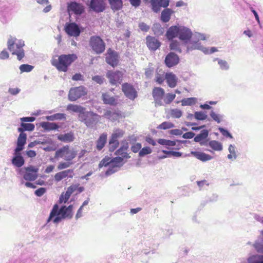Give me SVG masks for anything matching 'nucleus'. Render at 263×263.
Instances as JSON below:
<instances>
[{
    "label": "nucleus",
    "mask_w": 263,
    "mask_h": 263,
    "mask_svg": "<svg viewBox=\"0 0 263 263\" xmlns=\"http://www.w3.org/2000/svg\"><path fill=\"white\" fill-rule=\"evenodd\" d=\"M196 33L193 34L190 29L183 26H172L168 29L166 36L168 40L178 37L187 47Z\"/></svg>",
    "instance_id": "1"
},
{
    "label": "nucleus",
    "mask_w": 263,
    "mask_h": 263,
    "mask_svg": "<svg viewBox=\"0 0 263 263\" xmlns=\"http://www.w3.org/2000/svg\"><path fill=\"white\" fill-rule=\"evenodd\" d=\"M72 209V205L67 207L62 205L60 208L58 204L54 205L47 219V223L52 221L54 223L58 224L63 219H71L73 216Z\"/></svg>",
    "instance_id": "2"
},
{
    "label": "nucleus",
    "mask_w": 263,
    "mask_h": 263,
    "mask_svg": "<svg viewBox=\"0 0 263 263\" xmlns=\"http://www.w3.org/2000/svg\"><path fill=\"white\" fill-rule=\"evenodd\" d=\"M209 36H207L204 34L199 32L196 33L194 35L193 40L187 46V52L194 50H199L205 54H211L218 51L216 47H213L209 49L208 48L202 46L201 43L199 42L200 40H205Z\"/></svg>",
    "instance_id": "3"
},
{
    "label": "nucleus",
    "mask_w": 263,
    "mask_h": 263,
    "mask_svg": "<svg viewBox=\"0 0 263 263\" xmlns=\"http://www.w3.org/2000/svg\"><path fill=\"white\" fill-rule=\"evenodd\" d=\"M123 164V158L119 156L111 158L106 156L100 161L99 166V167L108 166L105 175L106 176H109L117 172Z\"/></svg>",
    "instance_id": "4"
},
{
    "label": "nucleus",
    "mask_w": 263,
    "mask_h": 263,
    "mask_svg": "<svg viewBox=\"0 0 263 263\" xmlns=\"http://www.w3.org/2000/svg\"><path fill=\"white\" fill-rule=\"evenodd\" d=\"M25 46L24 41L22 40H17L15 37L10 36L7 41L8 50L13 55L17 56L19 61L21 60L25 56L23 47Z\"/></svg>",
    "instance_id": "5"
},
{
    "label": "nucleus",
    "mask_w": 263,
    "mask_h": 263,
    "mask_svg": "<svg viewBox=\"0 0 263 263\" xmlns=\"http://www.w3.org/2000/svg\"><path fill=\"white\" fill-rule=\"evenodd\" d=\"M77 57L74 54H62L58 59H54L51 61V64L60 71L66 72L68 67L77 59Z\"/></svg>",
    "instance_id": "6"
},
{
    "label": "nucleus",
    "mask_w": 263,
    "mask_h": 263,
    "mask_svg": "<svg viewBox=\"0 0 263 263\" xmlns=\"http://www.w3.org/2000/svg\"><path fill=\"white\" fill-rule=\"evenodd\" d=\"M100 116L92 111H85L83 115H80L79 121L84 123L86 126L92 128L99 121Z\"/></svg>",
    "instance_id": "7"
},
{
    "label": "nucleus",
    "mask_w": 263,
    "mask_h": 263,
    "mask_svg": "<svg viewBox=\"0 0 263 263\" xmlns=\"http://www.w3.org/2000/svg\"><path fill=\"white\" fill-rule=\"evenodd\" d=\"M89 45L97 54H101L105 51V43L99 36H91L89 39Z\"/></svg>",
    "instance_id": "8"
},
{
    "label": "nucleus",
    "mask_w": 263,
    "mask_h": 263,
    "mask_svg": "<svg viewBox=\"0 0 263 263\" xmlns=\"http://www.w3.org/2000/svg\"><path fill=\"white\" fill-rule=\"evenodd\" d=\"M77 155V152L73 149H69L68 145L63 146L55 152L56 158H63L66 161H71Z\"/></svg>",
    "instance_id": "9"
},
{
    "label": "nucleus",
    "mask_w": 263,
    "mask_h": 263,
    "mask_svg": "<svg viewBox=\"0 0 263 263\" xmlns=\"http://www.w3.org/2000/svg\"><path fill=\"white\" fill-rule=\"evenodd\" d=\"M87 94V89L84 86L71 88L68 93V99L70 101H75Z\"/></svg>",
    "instance_id": "10"
},
{
    "label": "nucleus",
    "mask_w": 263,
    "mask_h": 263,
    "mask_svg": "<svg viewBox=\"0 0 263 263\" xmlns=\"http://www.w3.org/2000/svg\"><path fill=\"white\" fill-rule=\"evenodd\" d=\"M87 5L90 10L96 13L103 12L106 8V4L104 0H90Z\"/></svg>",
    "instance_id": "11"
},
{
    "label": "nucleus",
    "mask_w": 263,
    "mask_h": 263,
    "mask_svg": "<svg viewBox=\"0 0 263 263\" xmlns=\"http://www.w3.org/2000/svg\"><path fill=\"white\" fill-rule=\"evenodd\" d=\"M122 76L123 73L119 71H109L106 74L107 78L109 79V82L112 85H116L118 83L120 84L122 80Z\"/></svg>",
    "instance_id": "12"
},
{
    "label": "nucleus",
    "mask_w": 263,
    "mask_h": 263,
    "mask_svg": "<svg viewBox=\"0 0 263 263\" xmlns=\"http://www.w3.org/2000/svg\"><path fill=\"white\" fill-rule=\"evenodd\" d=\"M179 61V56L174 52H171L166 55L164 63L167 67L171 68L177 65Z\"/></svg>",
    "instance_id": "13"
},
{
    "label": "nucleus",
    "mask_w": 263,
    "mask_h": 263,
    "mask_svg": "<svg viewBox=\"0 0 263 263\" xmlns=\"http://www.w3.org/2000/svg\"><path fill=\"white\" fill-rule=\"evenodd\" d=\"M26 172L24 175V179L28 181H34L37 178L39 169L33 166L25 168Z\"/></svg>",
    "instance_id": "14"
},
{
    "label": "nucleus",
    "mask_w": 263,
    "mask_h": 263,
    "mask_svg": "<svg viewBox=\"0 0 263 263\" xmlns=\"http://www.w3.org/2000/svg\"><path fill=\"white\" fill-rule=\"evenodd\" d=\"M65 32L70 36H78L80 30L78 25L75 23H66L65 26Z\"/></svg>",
    "instance_id": "15"
},
{
    "label": "nucleus",
    "mask_w": 263,
    "mask_h": 263,
    "mask_svg": "<svg viewBox=\"0 0 263 263\" xmlns=\"http://www.w3.org/2000/svg\"><path fill=\"white\" fill-rule=\"evenodd\" d=\"M106 61L112 67L117 66L119 62V56L117 52L109 49L106 54Z\"/></svg>",
    "instance_id": "16"
},
{
    "label": "nucleus",
    "mask_w": 263,
    "mask_h": 263,
    "mask_svg": "<svg viewBox=\"0 0 263 263\" xmlns=\"http://www.w3.org/2000/svg\"><path fill=\"white\" fill-rule=\"evenodd\" d=\"M122 89L126 97L132 100H134L137 97L135 89L128 83L123 84L122 85Z\"/></svg>",
    "instance_id": "17"
},
{
    "label": "nucleus",
    "mask_w": 263,
    "mask_h": 263,
    "mask_svg": "<svg viewBox=\"0 0 263 263\" xmlns=\"http://www.w3.org/2000/svg\"><path fill=\"white\" fill-rule=\"evenodd\" d=\"M164 95V90L160 87H155L153 90V96L154 98L155 103L158 105H161L162 99Z\"/></svg>",
    "instance_id": "18"
},
{
    "label": "nucleus",
    "mask_w": 263,
    "mask_h": 263,
    "mask_svg": "<svg viewBox=\"0 0 263 263\" xmlns=\"http://www.w3.org/2000/svg\"><path fill=\"white\" fill-rule=\"evenodd\" d=\"M73 170L71 169H69L60 172L55 174L54 175V180L57 182H59L67 177L72 178L73 177Z\"/></svg>",
    "instance_id": "19"
},
{
    "label": "nucleus",
    "mask_w": 263,
    "mask_h": 263,
    "mask_svg": "<svg viewBox=\"0 0 263 263\" xmlns=\"http://www.w3.org/2000/svg\"><path fill=\"white\" fill-rule=\"evenodd\" d=\"M68 10L73 12L76 14H81L84 12L83 6L76 2H72L68 4Z\"/></svg>",
    "instance_id": "20"
},
{
    "label": "nucleus",
    "mask_w": 263,
    "mask_h": 263,
    "mask_svg": "<svg viewBox=\"0 0 263 263\" xmlns=\"http://www.w3.org/2000/svg\"><path fill=\"white\" fill-rule=\"evenodd\" d=\"M165 78L170 87L174 88L176 86L178 82V78L175 74L172 72L166 73Z\"/></svg>",
    "instance_id": "21"
},
{
    "label": "nucleus",
    "mask_w": 263,
    "mask_h": 263,
    "mask_svg": "<svg viewBox=\"0 0 263 263\" xmlns=\"http://www.w3.org/2000/svg\"><path fill=\"white\" fill-rule=\"evenodd\" d=\"M146 43L147 47L152 50H157L160 46V42L155 37L151 36L146 37Z\"/></svg>",
    "instance_id": "22"
},
{
    "label": "nucleus",
    "mask_w": 263,
    "mask_h": 263,
    "mask_svg": "<svg viewBox=\"0 0 263 263\" xmlns=\"http://www.w3.org/2000/svg\"><path fill=\"white\" fill-rule=\"evenodd\" d=\"M67 110L73 112L78 113V119H80V115H83L86 111V108L79 105L68 104L67 106Z\"/></svg>",
    "instance_id": "23"
},
{
    "label": "nucleus",
    "mask_w": 263,
    "mask_h": 263,
    "mask_svg": "<svg viewBox=\"0 0 263 263\" xmlns=\"http://www.w3.org/2000/svg\"><path fill=\"white\" fill-rule=\"evenodd\" d=\"M191 154L197 159L203 162L211 160L213 158L212 156L203 152L192 151Z\"/></svg>",
    "instance_id": "24"
},
{
    "label": "nucleus",
    "mask_w": 263,
    "mask_h": 263,
    "mask_svg": "<svg viewBox=\"0 0 263 263\" xmlns=\"http://www.w3.org/2000/svg\"><path fill=\"white\" fill-rule=\"evenodd\" d=\"M208 135L209 131L207 129H203L194 138V141L200 143L201 145H205V144L203 141L207 138Z\"/></svg>",
    "instance_id": "25"
},
{
    "label": "nucleus",
    "mask_w": 263,
    "mask_h": 263,
    "mask_svg": "<svg viewBox=\"0 0 263 263\" xmlns=\"http://www.w3.org/2000/svg\"><path fill=\"white\" fill-rule=\"evenodd\" d=\"M14 155V156L11 161L13 165L17 167L22 166L24 164L25 161L21 154Z\"/></svg>",
    "instance_id": "26"
},
{
    "label": "nucleus",
    "mask_w": 263,
    "mask_h": 263,
    "mask_svg": "<svg viewBox=\"0 0 263 263\" xmlns=\"http://www.w3.org/2000/svg\"><path fill=\"white\" fill-rule=\"evenodd\" d=\"M173 12V11L170 8H166L164 9L161 14V20L163 23H167L169 22L171 18V16Z\"/></svg>",
    "instance_id": "27"
},
{
    "label": "nucleus",
    "mask_w": 263,
    "mask_h": 263,
    "mask_svg": "<svg viewBox=\"0 0 263 263\" xmlns=\"http://www.w3.org/2000/svg\"><path fill=\"white\" fill-rule=\"evenodd\" d=\"M58 139L64 142H70L74 140V137L73 134L70 132L59 135Z\"/></svg>",
    "instance_id": "28"
},
{
    "label": "nucleus",
    "mask_w": 263,
    "mask_h": 263,
    "mask_svg": "<svg viewBox=\"0 0 263 263\" xmlns=\"http://www.w3.org/2000/svg\"><path fill=\"white\" fill-rule=\"evenodd\" d=\"M102 99L106 104L115 105L117 103V99L114 97H111L108 93H103Z\"/></svg>",
    "instance_id": "29"
},
{
    "label": "nucleus",
    "mask_w": 263,
    "mask_h": 263,
    "mask_svg": "<svg viewBox=\"0 0 263 263\" xmlns=\"http://www.w3.org/2000/svg\"><path fill=\"white\" fill-rule=\"evenodd\" d=\"M107 135L103 133L100 135L97 141V149L99 151L101 150L106 143Z\"/></svg>",
    "instance_id": "30"
},
{
    "label": "nucleus",
    "mask_w": 263,
    "mask_h": 263,
    "mask_svg": "<svg viewBox=\"0 0 263 263\" xmlns=\"http://www.w3.org/2000/svg\"><path fill=\"white\" fill-rule=\"evenodd\" d=\"M35 126L32 123H25L22 122L21 127L18 128V131L21 133H24V131H32L34 129Z\"/></svg>",
    "instance_id": "31"
},
{
    "label": "nucleus",
    "mask_w": 263,
    "mask_h": 263,
    "mask_svg": "<svg viewBox=\"0 0 263 263\" xmlns=\"http://www.w3.org/2000/svg\"><path fill=\"white\" fill-rule=\"evenodd\" d=\"M110 7L114 11L120 10L123 6L122 0H108Z\"/></svg>",
    "instance_id": "32"
},
{
    "label": "nucleus",
    "mask_w": 263,
    "mask_h": 263,
    "mask_svg": "<svg viewBox=\"0 0 263 263\" xmlns=\"http://www.w3.org/2000/svg\"><path fill=\"white\" fill-rule=\"evenodd\" d=\"M210 116L212 118L213 121H215L217 123H220L223 121L225 117L223 114H217L213 110H212L210 113Z\"/></svg>",
    "instance_id": "33"
},
{
    "label": "nucleus",
    "mask_w": 263,
    "mask_h": 263,
    "mask_svg": "<svg viewBox=\"0 0 263 263\" xmlns=\"http://www.w3.org/2000/svg\"><path fill=\"white\" fill-rule=\"evenodd\" d=\"M209 146L215 151H221L223 146L221 143L216 140H212L209 142Z\"/></svg>",
    "instance_id": "34"
},
{
    "label": "nucleus",
    "mask_w": 263,
    "mask_h": 263,
    "mask_svg": "<svg viewBox=\"0 0 263 263\" xmlns=\"http://www.w3.org/2000/svg\"><path fill=\"white\" fill-rule=\"evenodd\" d=\"M165 74L164 71L161 69H157L155 75L156 82L159 84H162L165 79Z\"/></svg>",
    "instance_id": "35"
},
{
    "label": "nucleus",
    "mask_w": 263,
    "mask_h": 263,
    "mask_svg": "<svg viewBox=\"0 0 263 263\" xmlns=\"http://www.w3.org/2000/svg\"><path fill=\"white\" fill-rule=\"evenodd\" d=\"M248 263H263V255H253L248 259Z\"/></svg>",
    "instance_id": "36"
},
{
    "label": "nucleus",
    "mask_w": 263,
    "mask_h": 263,
    "mask_svg": "<svg viewBox=\"0 0 263 263\" xmlns=\"http://www.w3.org/2000/svg\"><path fill=\"white\" fill-rule=\"evenodd\" d=\"M66 118V115L63 113H57L46 117L47 120L49 121L65 120Z\"/></svg>",
    "instance_id": "37"
},
{
    "label": "nucleus",
    "mask_w": 263,
    "mask_h": 263,
    "mask_svg": "<svg viewBox=\"0 0 263 263\" xmlns=\"http://www.w3.org/2000/svg\"><path fill=\"white\" fill-rule=\"evenodd\" d=\"M109 151L111 152L114 151V150L118 147L119 145L118 139H117L116 137L113 134H112L111 137L109 140Z\"/></svg>",
    "instance_id": "38"
},
{
    "label": "nucleus",
    "mask_w": 263,
    "mask_h": 263,
    "mask_svg": "<svg viewBox=\"0 0 263 263\" xmlns=\"http://www.w3.org/2000/svg\"><path fill=\"white\" fill-rule=\"evenodd\" d=\"M41 126L47 130H55L59 128V126L56 123L51 122H43Z\"/></svg>",
    "instance_id": "39"
},
{
    "label": "nucleus",
    "mask_w": 263,
    "mask_h": 263,
    "mask_svg": "<svg viewBox=\"0 0 263 263\" xmlns=\"http://www.w3.org/2000/svg\"><path fill=\"white\" fill-rule=\"evenodd\" d=\"M153 31L156 35L160 36L164 33V29L159 23H155L152 27Z\"/></svg>",
    "instance_id": "40"
},
{
    "label": "nucleus",
    "mask_w": 263,
    "mask_h": 263,
    "mask_svg": "<svg viewBox=\"0 0 263 263\" xmlns=\"http://www.w3.org/2000/svg\"><path fill=\"white\" fill-rule=\"evenodd\" d=\"M172 42L170 45V48L172 50H175L179 53L182 52L180 47V43L177 40H171Z\"/></svg>",
    "instance_id": "41"
},
{
    "label": "nucleus",
    "mask_w": 263,
    "mask_h": 263,
    "mask_svg": "<svg viewBox=\"0 0 263 263\" xmlns=\"http://www.w3.org/2000/svg\"><path fill=\"white\" fill-rule=\"evenodd\" d=\"M197 102V98L194 97L184 98L181 100L182 106H191L195 104Z\"/></svg>",
    "instance_id": "42"
},
{
    "label": "nucleus",
    "mask_w": 263,
    "mask_h": 263,
    "mask_svg": "<svg viewBox=\"0 0 263 263\" xmlns=\"http://www.w3.org/2000/svg\"><path fill=\"white\" fill-rule=\"evenodd\" d=\"M104 116L105 117L111 121H115L118 119L119 114L110 110H107L105 112Z\"/></svg>",
    "instance_id": "43"
},
{
    "label": "nucleus",
    "mask_w": 263,
    "mask_h": 263,
    "mask_svg": "<svg viewBox=\"0 0 263 263\" xmlns=\"http://www.w3.org/2000/svg\"><path fill=\"white\" fill-rule=\"evenodd\" d=\"M214 61L218 62V64L222 70H227L229 68V64L226 61L218 58L215 59Z\"/></svg>",
    "instance_id": "44"
},
{
    "label": "nucleus",
    "mask_w": 263,
    "mask_h": 263,
    "mask_svg": "<svg viewBox=\"0 0 263 263\" xmlns=\"http://www.w3.org/2000/svg\"><path fill=\"white\" fill-rule=\"evenodd\" d=\"M207 115L204 111H196L194 114V118L197 120H204L207 118Z\"/></svg>",
    "instance_id": "45"
},
{
    "label": "nucleus",
    "mask_w": 263,
    "mask_h": 263,
    "mask_svg": "<svg viewBox=\"0 0 263 263\" xmlns=\"http://www.w3.org/2000/svg\"><path fill=\"white\" fill-rule=\"evenodd\" d=\"M253 247L257 252L263 253V240L256 241L253 244Z\"/></svg>",
    "instance_id": "46"
},
{
    "label": "nucleus",
    "mask_w": 263,
    "mask_h": 263,
    "mask_svg": "<svg viewBox=\"0 0 263 263\" xmlns=\"http://www.w3.org/2000/svg\"><path fill=\"white\" fill-rule=\"evenodd\" d=\"M34 67L32 65L28 64H22L20 65L19 69L21 73L29 72L32 71Z\"/></svg>",
    "instance_id": "47"
},
{
    "label": "nucleus",
    "mask_w": 263,
    "mask_h": 263,
    "mask_svg": "<svg viewBox=\"0 0 263 263\" xmlns=\"http://www.w3.org/2000/svg\"><path fill=\"white\" fill-rule=\"evenodd\" d=\"M175 126V125L170 122H164L160 124L158 126V129H167L173 128Z\"/></svg>",
    "instance_id": "48"
},
{
    "label": "nucleus",
    "mask_w": 263,
    "mask_h": 263,
    "mask_svg": "<svg viewBox=\"0 0 263 263\" xmlns=\"http://www.w3.org/2000/svg\"><path fill=\"white\" fill-rule=\"evenodd\" d=\"M27 140V135L25 133H20L17 140V144L25 145Z\"/></svg>",
    "instance_id": "49"
},
{
    "label": "nucleus",
    "mask_w": 263,
    "mask_h": 263,
    "mask_svg": "<svg viewBox=\"0 0 263 263\" xmlns=\"http://www.w3.org/2000/svg\"><path fill=\"white\" fill-rule=\"evenodd\" d=\"M152 152V149L148 146L144 147L141 149L139 152V156L140 157H144V156L150 154Z\"/></svg>",
    "instance_id": "50"
},
{
    "label": "nucleus",
    "mask_w": 263,
    "mask_h": 263,
    "mask_svg": "<svg viewBox=\"0 0 263 263\" xmlns=\"http://www.w3.org/2000/svg\"><path fill=\"white\" fill-rule=\"evenodd\" d=\"M70 196L71 195L66 191V192L65 193H63L61 195L60 199H59V202L60 203H66L68 201V200H69Z\"/></svg>",
    "instance_id": "51"
},
{
    "label": "nucleus",
    "mask_w": 263,
    "mask_h": 263,
    "mask_svg": "<svg viewBox=\"0 0 263 263\" xmlns=\"http://www.w3.org/2000/svg\"><path fill=\"white\" fill-rule=\"evenodd\" d=\"M171 115L174 118H179L181 117L182 112L179 109H173L171 110Z\"/></svg>",
    "instance_id": "52"
},
{
    "label": "nucleus",
    "mask_w": 263,
    "mask_h": 263,
    "mask_svg": "<svg viewBox=\"0 0 263 263\" xmlns=\"http://www.w3.org/2000/svg\"><path fill=\"white\" fill-rule=\"evenodd\" d=\"M72 164V163L70 161L61 162L59 163L58 166V169L59 170H64L69 167Z\"/></svg>",
    "instance_id": "53"
},
{
    "label": "nucleus",
    "mask_w": 263,
    "mask_h": 263,
    "mask_svg": "<svg viewBox=\"0 0 263 263\" xmlns=\"http://www.w3.org/2000/svg\"><path fill=\"white\" fill-rule=\"evenodd\" d=\"M152 1H154L161 7L165 8H167L170 3V0H152Z\"/></svg>",
    "instance_id": "54"
},
{
    "label": "nucleus",
    "mask_w": 263,
    "mask_h": 263,
    "mask_svg": "<svg viewBox=\"0 0 263 263\" xmlns=\"http://www.w3.org/2000/svg\"><path fill=\"white\" fill-rule=\"evenodd\" d=\"M176 95L173 93H167L165 96V98L164 100V102L168 104L171 103L174 99L175 98Z\"/></svg>",
    "instance_id": "55"
},
{
    "label": "nucleus",
    "mask_w": 263,
    "mask_h": 263,
    "mask_svg": "<svg viewBox=\"0 0 263 263\" xmlns=\"http://www.w3.org/2000/svg\"><path fill=\"white\" fill-rule=\"evenodd\" d=\"M218 130L223 136L231 139L233 138L232 134L228 130L222 127H219Z\"/></svg>",
    "instance_id": "56"
},
{
    "label": "nucleus",
    "mask_w": 263,
    "mask_h": 263,
    "mask_svg": "<svg viewBox=\"0 0 263 263\" xmlns=\"http://www.w3.org/2000/svg\"><path fill=\"white\" fill-rule=\"evenodd\" d=\"M116 154L118 155H121L122 158H129L130 156H128V154L125 151H123V148H120L116 152Z\"/></svg>",
    "instance_id": "57"
},
{
    "label": "nucleus",
    "mask_w": 263,
    "mask_h": 263,
    "mask_svg": "<svg viewBox=\"0 0 263 263\" xmlns=\"http://www.w3.org/2000/svg\"><path fill=\"white\" fill-rule=\"evenodd\" d=\"M35 142L36 144H50L52 143V140L49 138H44L43 139H40L37 141H35Z\"/></svg>",
    "instance_id": "58"
},
{
    "label": "nucleus",
    "mask_w": 263,
    "mask_h": 263,
    "mask_svg": "<svg viewBox=\"0 0 263 263\" xmlns=\"http://www.w3.org/2000/svg\"><path fill=\"white\" fill-rule=\"evenodd\" d=\"M141 147L142 145L141 143H136L131 147V150L133 152L136 153L138 152H139V151L141 150Z\"/></svg>",
    "instance_id": "59"
},
{
    "label": "nucleus",
    "mask_w": 263,
    "mask_h": 263,
    "mask_svg": "<svg viewBox=\"0 0 263 263\" xmlns=\"http://www.w3.org/2000/svg\"><path fill=\"white\" fill-rule=\"evenodd\" d=\"M151 5L152 6V9L154 12L157 13L160 11V7H161L159 6L158 4L155 3L154 1H152V0H151Z\"/></svg>",
    "instance_id": "60"
},
{
    "label": "nucleus",
    "mask_w": 263,
    "mask_h": 263,
    "mask_svg": "<svg viewBox=\"0 0 263 263\" xmlns=\"http://www.w3.org/2000/svg\"><path fill=\"white\" fill-rule=\"evenodd\" d=\"M92 79L99 84H102L104 82V78L100 76H95L92 78Z\"/></svg>",
    "instance_id": "61"
},
{
    "label": "nucleus",
    "mask_w": 263,
    "mask_h": 263,
    "mask_svg": "<svg viewBox=\"0 0 263 263\" xmlns=\"http://www.w3.org/2000/svg\"><path fill=\"white\" fill-rule=\"evenodd\" d=\"M139 27L142 31L145 32L148 31L149 29V26L143 22L139 24Z\"/></svg>",
    "instance_id": "62"
},
{
    "label": "nucleus",
    "mask_w": 263,
    "mask_h": 263,
    "mask_svg": "<svg viewBox=\"0 0 263 263\" xmlns=\"http://www.w3.org/2000/svg\"><path fill=\"white\" fill-rule=\"evenodd\" d=\"M9 57V53L6 51V49H4L0 53V59L1 60H5L8 59Z\"/></svg>",
    "instance_id": "63"
},
{
    "label": "nucleus",
    "mask_w": 263,
    "mask_h": 263,
    "mask_svg": "<svg viewBox=\"0 0 263 263\" xmlns=\"http://www.w3.org/2000/svg\"><path fill=\"white\" fill-rule=\"evenodd\" d=\"M112 134L116 137L117 139H118L123 136L124 132L121 129H117L114 131Z\"/></svg>",
    "instance_id": "64"
}]
</instances>
